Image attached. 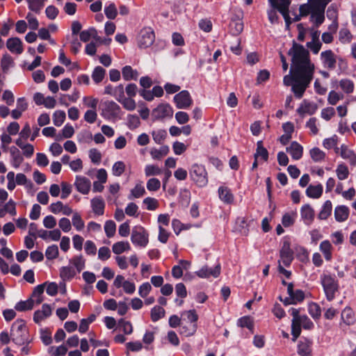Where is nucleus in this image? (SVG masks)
Listing matches in <instances>:
<instances>
[{
    "instance_id": "f257e3e1",
    "label": "nucleus",
    "mask_w": 356,
    "mask_h": 356,
    "mask_svg": "<svg viewBox=\"0 0 356 356\" xmlns=\"http://www.w3.org/2000/svg\"><path fill=\"white\" fill-rule=\"evenodd\" d=\"M298 54V57L301 58L296 57L294 65L295 76L298 80L293 83L291 90L296 97L300 99L313 79L315 67L309 58L303 57L300 53Z\"/></svg>"
},
{
    "instance_id": "f03ea898",
    "label": "nucleus",
    "mask_w": 356,
    "mask_h": 356,
    "mask_svg": "<svg viewBox=\"0 0 356 356\" xmlns=\"http://www.w3.org/2000/svg\"><path fill=\"white\" fill-rule=\"evenodd\" d=\"M11 340L17 346H22L25 343H31L25 321L22 319L16 320L12 325L10 332Z\"/></svg>"
},
{
    "instance_id": "7ed1b4c3",
    "label": "nucleus",
    "mask_w": 356,
    "mask_h": 356,
    "mask_svg": "<svg viewBox=\"0 0 356 356\" xmlns=\"http://www.w3.org/2000/svg\"><path fill=\"white\" fill-rule=\"evenodd\" d=\"M298 53H300L301 54H302L303 57L306 56V58H309V51L307 49H305L302 45L298 44L296 43L293 44L292 48L290 49L289 51V54L292 56V58H291L292 64H291V70H290V72L292 74L291 75H290V74L286 75V76H284V77L283 79V83L286 86H292L293 83H295L296 81L298 80V79H297L295 76V65H294L295 64V58L296 57L299 58L298 56Z\"/></svg>"
},
{
    "instance_id": "20e7f679",
    "label": "nucleus",
    "mask_w": 356,
    "mask_h": 356,
    "mask_svg": "<svg viewBox=\"0 0 356 356\" xmlns=\"http://www.w3.org/2000/svg\"><path fill=\"white\" fill-rule=\"evenodd\" d=\"M320 280L326 299L328 301L333 300L339 288V282L335 275L323 274L321 275Z\"/></svg>"
},
{
    "instance_id": "39448f33",
    "label": "nucleus",
    "mask_w": 356,
    "mask_h": 356,
    "mask_svg": "<svg viewBox=\"0 0 356 356\" xmlns=\"http://www.w3.org/2000/svg\"><path fill=\"white\" fill-rule=\"evenodd\" d=\"M191 179L200 187H204L208 184V174L204 165L195 163L189 170Z\"/></svg>"
},
{
    "instance_id": "423d86ee",
    "label": "nucleus",
    "mask_w": 356,
    "mask_h": 356,
    "mask_svg": "<svg viewBox=\"0 0 356 356\" xmlns=\"http://www.w3.org/2000/svg\"><path fill=\"white\" fill-rule=\"evenodd\" d=\"M102 116L106 120H115L121 112L120 106L113 101H105L102 105Z\"/></svg>"
},
{
    "instance_id": "0eeeda50",
    "label": "nucleus",
    "mask_w": 356,
    "mask_h": 356,
    "mask_svg": "<svg viewBox=\"0 0 356 356\" xmlns=\"http://www.w3.org/2000/svg\"><path fill=\"white\" fill-rule=\"evenodd\" d=\"M131 241L134 245L145 248L149 241L148 234L143 227H135L131 231Z\"/></svg>"
},
{
    "instance_id": "6e6552de",
    "label": "nucleus",
    "mask_w": 356,
    "mask_h": 356,
    "mask_svg": "<svg viewBox=\"0 0 356 356\" xmlns=\"http://www.w3.org/2000/svg\"><path fill=\"white\" fill-rule=\"evenodd\" d=\"M154 32L149 27H145L141 29L137 37L138 47L143 49L150 47L154 42Z\"/></svg>"
},
{
    "instance_id": "1a4fd4ad",
    "label": "nucleus",
    "mask_w": 356,
    "mask_h": 356,
    "mask_svg": "<svg viewBox=\"0 0 356 356\" xmlns=\"http://www.w3.org/2000/svg\"><path fill=\"white\" fill-rule=\"evenodd\" d=\"M173 110L168 104H159L152 111V118L153 120H163L165 118L172 116Z\"/></svg>"
},
{
    "instance_id": "9d476101",
    "label": "nucleus",
    "mask_w": 356,
    "mask_h": 356,
    "mask_svg": "<svg viewBox=\"0 0 356 356\" xmlns=\"http://www.w3.org/2000/svg\"><path fill=\"white\" fill-rule=\"evenodd\" d=\"M174 101L176 106L179 109H185L193 104V99L187 90H182L175 95Z\"/></svg>"
},
{
    "instance_id": "9b49d317",
    "label": "nucleus",
    "mask_w": 356,
    "mask_h": 356,
    "mask_svg": "<svg viewBox=\"0 0 356 356\" xmlns=\"http://www.w3.org/2000/svg\"><path fill=\"white\" fill-rule=\"evenodd\" d=\"M272 7L278 9V11L284 17L286 23L290 22V17L289 15V7L291 3L290 0H268Z\"/></svg>"
},
{
    "instance_id": "f8f14e48",
    "label": "nucleus",
    "mask_w": 356,
    "mask_h": 356,
    "mask_svg": "<svg viewBox=\"0 0 356 356\" xmlns=\"http://www.w3.org/2000/svg\"><path fill=\"white\" fill-rule=\"evenodd\" d=\"M290 314L295 317L301 326L305 330H311L314 327L313 322L306 315H300V310L296 308H291L289 310Z\"/></svg>"
},
{
    "instance_id": "ddd939ff",
    "label": "nucleus",
    "mask_w": 356,
    "mask_h": 356,
    "mask_svg": "<svg viewBox=\"0 0 356 356\" xmlns=\"http://www.w3.org/2000/svg\"><path fill=\"white\" fill-rule=\"evenodd\" d=\"M220 264H218L213 268H209L207 266H203L201 269L196 271V275L201 278H209L210 277H218L220 274Z\"/></svg>"
},
{
    "instance_id": "4468645a",
    "label": "nucleus",
    "mask_w": 356,
    "mask_h": 356,
    "mask_svg": "<svg viewBox=\"0 0 356 356\" xmlns=\"http://www.w3.org/2000/svg\"><path fill=\"white\" fill-rule=\"evenodd\" d=\"M335 152L339 153L343 159L348 160L351 165L355 166L356 165V154L346 145H342L340 148L336 147Z\"/></svg>"
},
{
    "instance_id": "2eb2a0df",
    "label": "nucleus",
    "mask_w": 356,
    "mask_h": 356,
    "mask_svg": "<svg viewBox=\"0 0 356 356\" xmlns=\"http://www.w3.org/2000/svg\"><path fill=\"white\" fill-rule=\"evenodd\" d=\"M321 58L325 68L334 70L336 67L337 60L332 50L322 51Z\"/></svg>"
},
{
    "instance_id": "dca6fc26",
    "label": "nucleus",
    "mask_w": 356,
    "mask_h": 356,
    "mask_svg": "<svg viewBox=\"0 0 356 356\" xmlns=\"http://www.w3.org/2000/svg\"><path fill=\"white\" fill-rule=\"evenodd\" d=\"M280 258L284 266H289L291 264L293 259V251L290 248L289 242H284L283 246L280 250Z\"/></svg>"
},
{
    "instance_id": "f3484780",
    "label": "nucleus",
    "mask_w": 356,
    "mask_h": 356,
    "mask_svg": "<svg viewBox=\"0 0 356 356\" xmlns=\"http://www.w3.org/2000/svg\"><path fill=\"white\" fill-rule=\"evenodd\" d=\"M6 47L13 54H21L24 51L22 42L17 37L8 39Z\"/></svg>"
},
{
    "instance_id": "a211bd4d",
    "label": "nucleus",
    "mask_w": 356,
    "mask_h": 356,
    "mask_svg": "<svg viewBox=\"0 0 356 356\" xmlns=\"http://www.w3.org/2000/svg\"><path fill=\"white\" fill-rule=\"evenodd\" d=\"M313 342L308 339H302L298 343V353L300 356H312V346Z\"/></svg>"
},
{
    "instance_id": "6ab92c4d",
    "label": "nucleus",
    "mask_w": 356,
    "mask_h": 356,
    "mask_svg": "<svg viewBox=\"0 0 356 356\" xmlns=\"http://www.w3.org/2000/svg\"><path fill=\"white\" fill-rule=\"evenodd\" d=\"M74 186L80 193L88 194L90 190L91 183L90 181L85 177L76 176Z\"/></svg>"
},
{
    "instance_id": "aec40b11",
    "label": "nucleus",
    "mask_w": 356,
    "mask_h": 356,
    "mask_svg": "<svg viewBox=\"0 0 356 356\" xmlns=\"http://www.w3.org/2000/svg\"><path fill=\"white\" fill-rule=\"evenodd\" d=\"M51 212L58 214L70 216L72 213V209L67 204H63L62 202H54L49 206Z\"/></svg>"
},
{
    "instance_id": "412c9836",
    "label": "nucleus",
    "mask_w": 356,
    "mask_h": 356,
    "mask_svg": "<svg viewBox=\"0 0 356 356\" xmlns=\"http://www.w3.org/2000/svg\"><path fill=\"white\" fill-rule=\"evenodd\" d=\"M317 108V105L315 103L304 100L297 109V112L300 115L305 114L313 115L316 111Z\"/></svg>"
},
{
    "instance_id": "4be33fe9",
    "label": "nucleus",
    "mask_w": 356,
    "mask_h": 356,
    "mask_svg": "<svg viewBox=\"0 0 356 356\" xmlns=\"http://www.w3.org/2000/svg\"><path fill=\"white\" fill-rule=\"evenodd\" d=\"M286 152L290 154L293 159L299 160L302 156L303 148L298 143L293 141L289 147H286Z\"/></svg>"
},
{
    "instance_id": "5701e85b",
    "label": "nucleus",
    "mask_w": 356,
    "mask_h": 356,
    "mask_svg": "<svg viewBox=\"0 0 356 356\" xmlns=\"http://www.w3.org/2000/svg\"><path fill=\"white\" fill-rule=\"evenodd\" d=\"M7 213L11 216L16 214L15 204L14 202H0V217L3 218Z\"/></svg>"
},
{
    "instance_id": "b1692460",
    "label": "nucleus",
    "mask_w": 356,
    "mask_h": 356,
    "mask_svg": "<svg viewBox=\"0 0 356 356\" xmlns=\"http://www.w3.org/2000/svg\"><path fill=\"white\" fill-rule=\"evenodd\" d=\"M11 157L12 165L14 168H17L23 162L24 159L20 151L15 147L13 146L9 149Z\"/></svg>"
},
{
    "instance_id": "393cba45",
    "label": "nucleus",
    "mask_w": 356,
    "mask_h": 356,
    "mask_svg": "<svg viewBox=\"0 0 356 356\" xmlns=\"http://www.w3.org/2000/svg\"><path fill=\"white\" fill-rule=\"evenodd\" d=\"M349 216V209L344 205L338 206L334 210L335 219L338 222L345 221Z\"/></svg>"
},
{
    "instance_id": "a878e982",
    "label": "nucleus",
    "mask_w": 356,
    "mask_h": 356,
    "mask_svg": "<svg viewBox=\"0 0 356 356\" xmlns=\"http://www.w3.org/2000/svg\"><path fill=\"white\" fill-rule=\"evenodd\" d=\"M122 74L125 81L136 80L138 77V71L129 65H126L122 69Z\"/></svg>"
},
{
    "instance_id": "bb28decb",
    "label": "nucleus",
    "mask_w": 356,
    "mask_h": 356,
    "mask_svg": "<svg viewBox=\"0 0 356 356\" xmlns=\"http://www.w3.org/2000/svg\"><path fill=\"white\" fill-rule=\"evenodd\" d=\"M314 216V210L308 204H305L302 207L301 210V217L305 224L309 225L312 222Z\"/></svg>"
},
{
    "instance_id": "cd10ccee",
    "label": "nucleus",
    "mask_w": 356,
    "mask_h": 356,
    "mask_svg": "<svg viewBox=\"0 0 356 356\" xmlns=\"http://www.w3.org/2000/svg\"><path fill=\"white\" fill-rule=\"evenodd\" d=\"M76 275V271L72 266H63L60 268V277L63 281H69Z\"/></svg>"
},
{
    "instance_id": "c85d7f7f",
    "label": "nucleus",
    "mask_w": 356,
    "mask_h": 356,
    "mask_svg": "<svg viewBox=\"0 0 356 356\" xmlns=\"http://www.w3.org/2000/svg\"><path fill=\"white\" fill-rule=\"evenodd\" d=\"M46 284H47V282H44L43 284L36 286L34 288L31 298L33 299L35 298L34 300H35V303L36 305H40L43 301V298H42V295L44 292V286Z\"/></svg>"
},
{
    "instance_id": "c756f323",
    "label": "nucleus",
    "mask_w": 356,
    "mask_h": 356,
    "mask_svg": "<svg viewBox=\"0 0 356 356\" xmlns=\"http://www.w3.org/2000/svg\"><path fill=\"white\" fill-rule=\"evenodd\" d=\"M181 316L182 321H186L187 322L193 324H197V321L198 320V315L197 314L195 309H190L188 311H184L181 313Z\"/></svg>"
},
{
    "instance_id": "7c9ffc66",
    "label": "nucleus",
    "mask_w": 356,
    "mask_h": 356,
    "mask_svg": "<svg viewBox=\"0 0 356 356\" xmlns=\"http://www.w3.org/2000/svg\"><path fill=\"white\" fill-rule=\"evenodd\" d=\"M35 300L32 298L25 300V301H19L18 302L15 306V309L19 312H24L26 310H30L33 309L35 305Z\"/></svg>"
},
{
    "instance_id": "2f4dec72",
    "label": "nucleus",
    "mask_w": 356,
    "mask_h": 356,
    "mask_svg": "<svg viewBox=\"0 0 356 356\" xmlns=\"http://www.w3.org/2000/svg\"><path fill=\"white\" fill-rule=\"evenodd\" d=\"M340 88L346 94H350L354 91L355 85L353 81L348 79H342L339 81Z\"/></svg>"
},
{
    "instance_id": "473e14b6",
    "label": "nucleus",
    "mask_w": 356,
    "mask_h": 356,
    "mask_svg": "<svg viewBox=\"0 0 356 356\" xmlns=\"http://www.w3.org/2000/svg\"><path fill=\"white\" fill-rule=\"evenodd\" d=\"M323 192V186L321 184L316 186L310 185L306 190L307 195L311 198H318Z\"/></svg>"
},
{
    "instance_id": "72a5a7b5",
    "label": "nucleus",
    "mask_w": 356,
    "mask_h": 356,
    "mask_svg": "<svg viewBox=\"0 0 356 356\" xmlns=\"http://www.w3.org/2000/svg\"><path fill=\"white\" fill-rule=\"evenodd\" d=\"M319 248L323 254L325 259L327 261H330L332 259V245L330 242L327 240L322 241L320 244Z\"/></svg>"
},
{
    "instance_id": "f704fd0d",
    "label": "nucleus",
    "mask_w": 356,
    "mask_h": 356,
    "mask_svg": "<svg viewBox=\"0 0 356 356\" xmlns=\"http://www.w3.org/2000/svg\"><path fill=\"white\" fill-rule=\"evenodd\" d=\"M341 318L346 325H353L355 323V316L350 307H346L341 312Z\"/></svg>"
},
{
    "instance_id": "c9c22d12",
    "label": "nucleus",
    "mask_w": 356,
    "mask_h": 356,
    "mask_svg": "<svg viewBox=\"0 0 356 356\" xmlns=\"http://www.w3.org/2000/svg\"><path fill=\"white\" fill-rule=\"evenodd\" d=\"M28 3L29 8L37 13L39 14L44 7L45 0H26Z\"/></svg>"
},
{
    "instance_id": "e433bc0d",
    "label": "nucleus",
    "mask_w": 356,
    "mask_h": 356,
    "mask_svg": "<svg viewBox=\"0 0 356 356\" xmlns=\"http://www.w3.org/2000/svg\"><path fill=\"white\" fill-rule=\"evenodd\" d=\"M235 229L243 235H248V225L243 218H238L236 220Z\"/></svg>"
},
{
    "instance_id": "4c0bfd02",
    "label": "nucleus",
    "mask_w": 356,
    "mask_h": 356,
    "mask_svg": "<svg viewBox=\"0 0 356 356\" xmlns=\"http://www.w3.org/2000/svg\"><path fill=\"white\" fill-rule=\"evenodd\" d=\"M314 12L312 14V18L313 19L316 26H318L323 23L325 19L323 8H314Z\"/></svg>"
},
{
    "instance_id": "58836bf2",
    "label": "nucleus",
    "mask_w": 356,
    "mask_h": 356,
    "mask_svg": "<svg viewBox=\"0 0 356 356\" xmlns=\"http://www.w3.org/2000/svg\"><path fill=\"white\" fill-rule=\"evenodd\" d=\"M259 157H261L264 161H267L268 158V152L267 149L263 147L262 141H258L257 143V150L254 154V159L257 160Z\"/></svg>"
},
{
    "instance_id": "ea45409f",
    "label": "nucleus",
    "mask_w": 356,
    "mask_h": 356,
    "mask_svg": "<svg viewBox=\"0 0 356 356\" xmlns=\"http://www.w3.org/2000/svg\"><path fill=\"white\" fill-rule=\"evenodd\" d=\"M105 74L106 70L102 67L97 66L92 72V79L96 83H99L104 79Z\"/></svg>"
},
{
    "instance_id": "a19ab883",
    "label": "nucleus",
    "mask_w": 356,
    "mask_h": 356,
    "mask_svg": "<svg viewBox=\"0 0 356 356\" xmlns=\"http://www.w3.org/2000/svg\"><path fill=\"white\" fill-rule=\"evenodd\" d=\"M218 196L221 200H232L234 199L231 190L225 186L219 187Z\"/></svg>"
},
{
    "instance_id": "79ce46f5",
    "label": "nucleus",
    "mask_w": 356,
    "mask_h": 356,
    "mask_svg": "<svg viewBox=\"0 0 356 356\" xmlns=\"http://www.w3.org/2000/svg\"><path fill=\"white\" fill-rule=\"evenodd\" d=\"M237 325L241 327H246L250 330H252L254 327V323L250 316H245L238 319Z\"/></svg>"
},
{
    "instance_id": "37998d69",
    "label": "nucleus",
    "mask_w": 356,
    "mask_h": 356,
    "mask_svg": "<svg viewBox=\"0 0 356 356\" xmlns=\"http://www.w3.org/2000/svg\"><path fill=\"white\" fill-rule=\"evenodd\" d=\"M165 316V309L161 306H154L151 309V319L156 322Z\"/></svg>"
},
{
    "instance_id": "c03bdc74",
    "label": "nucleus",
    "mask_w": 356,
    "mask_h": 356,
    "mask_svg": "<svg viewBox=\"0 0 356 356\" xmlns=\"http://www.w3.org/2000/svg\"><path fill=\"white\" fill-rule=\"evenodd\" d=\"M130 249L129 242L120 241L114 243L112 247L113 252L116 254H120L127 250Z\"/></svg>"
},
{
    "instance_id": "a18cd8bd",
    "label": "nucleus",
    "mask_w": 356,
    "mask_h": 356,
    "mask_svg": "<svg viewBox=\"0 0 356 356\" xmlns=\"http://www.w3.org/2000/svg\"><path fill=\"white\" fill-rule=\"evenodd\" d=\"M230 32L232 35H237L243 30V24L241 20H232L229 24Z\"/></svg>"
},
{
    "instance_id": "49530a36",
    "label": "nucleus",
    "mask_w": 356,
    "mask_h": 356,
    "mask_svg": "<svg viewBox=\"0 0 356 356\" xmlns=\"http://www.w3.org/2000/svg\"><path fill=\"white\" fill-rule=\"evenodd\" d=\"M343 95L341 92H338L335 90H331L327 96V102L329 104L334 106L340 100L343 99Z\"/></svg>"
},
{
    "instance_id": "de8ad7c7",
    "label": "nucleus",
    "mask_w": 356,
    "mask_h": 356,
    "mask_svg": "<svg viewBox=\"0 0 356 356\" xmlns=\"http://www.w3.org/2000/svg\"><path fill=\"white\" fill-rule=\"evenodd\" d=\"M70 263L74 265L78 273L85 268V259L81 254L74 257L70 260Z\"/></svg>"
},
{
    "instance_id": "09e8293b",
    "label": "nucleus",
    "mask_w": 356,
    "mask_h": 356,
    "mask_svg": "<svg viewBox=\"0 0 356 356\" xmlns=\"http://www.w3.org/2000/svg\"><path fill=\"white\" fill-rule=\"evenodd\" d=\"M336 173L339 179L344 180L348 178L349 170L344 163H340L337 167Z\"/></svg>"
},
{
    "instance_id": "8fccbe9b",
    "label": "nucleus",
    "mask_w": 356,
    "mask_h": 356,
    "mask_svg": "<svg viewBox=\"0 0 356 356\" xmlns=\"http://www.w3.org/2000/svg\"><path fill=\"white\" fill-rule=\"evenodd\" d=\"M332 204L331 202H325L319 214L318 218L321 220H325L331 214L332 212Z\"/></svg>"
},
{
    "instance_id": "3c124183",
    "label": "nucleus",
    "mask_w": 356,
    "mask_h": 356,
    "mask_svg": "<svg viewBox=\"0 0 356 356\" xmlns=\"http://www.w3.org/2000/svg\"><path fill=\"white\" fill-rule=\"evenodd\" d=\"M145 193V189L144 186L141 183L138 184L131 189L129 198H140Z\"/></svg>"
},
{
    "instance_id": "603ef678",
    "label": "nucleus",
    "mask_w": 356,
    "mask_h": 356,
    "mask_svg": "<svg viewBox=\"0 0 356 356\" xmlns=\"http://www.w3.org/2000/svg\"><path fill=\"white\" fill-rule=\"evenodd\" d=\"M104 231L107 237H113L116 231V225L115 222L111 220L106 221L104 225Z\"/></svg>"
},
{
    "instance_id": "864d4df0",
    "label": "nucleus",
    "mask_w": 356,
    "mask_h": 356,
    "mask_svg": "<svg viewBox=\"0 0 356 356\" xmlns=\"http://www.w3.org/2000/svg\"><path fill=\"white\" fill-rule=\"evenodd\" d=\"M301 333V325L298 322V320L293 317L291 323V334L293 336V341H296Z\"/></svg>"
},
{
    "instance_id": "5fc2aeb1",
    "label": "nucleus",
    "mask_w": 356,
    "mask_h": 356,
    "mask_svg": "<svg viewBox=\"0 0 356 356\" xmlns=\"http://www.w3.org/2000/svg\"><path fill=\"white\" fill-rule=\"evenodd\" d=\"M118 326L122 329L125 334H131L133 332V327L130 321L120 318L118 321Z\"/></svg>"
},
{
    "instance_id": "6e6d98bb",
    "label": "nucleus",
    "mask_w": 356,
    "mask_h": 356,
    "mask_svg": "<svg viewBox=\"0 0 356 356\" xmlns=\"http://www.w3.org/2000/svg\"><path fill=\"white\" fill-rule=\"evenodd\" d=\"M72 191V186L65 181H62L60 184V197L61 199H66L70 195Z\"/></svg>"
},
{
    "instance_id": "4d7b16f0",
    "label": "nucleus",
    "mask_w": 356,
    "mask_h": 356,
    "mask_svg": "<svg viewBox=\"0 0 356 356\" xmlns=\"http://www.w3.org/2000/svg\"><path fill=\"white\" fill-rule=\"evenodd\" d=\"M168 152V147L167 146H164L161 147L160 149H157L156 148L152 149L150 151V154L153 159H160L163 156H165Z\"/></svg>"
},
{
    "instance_id": "13d9d810",
    "label": "nucleus",
    "mask_w": 356,
    "mask_h": 356,
    "mask_svg": "<svg viewBox=\"0 0 356 356\" xmlns=\"http://www.w3.org/2000/svg\"><path fill=\"white\" fill-rule=\"evenodd\" d=\"M197 330V324H193L189 327L186 325H180L179 332L185 337L193 335Z\"/></svg>"
},
{
    "instance_id": "bf43d9fd",
    "label": "nucleus",
    "mask_w": 356,
    "mask_h": 356,
    "mask_svg": "<svg viewBox=\"0 0 356 356\" xmlns=\"http://www.w3.org/2000/svg\"><path fill=\"white\" fill-rule=\"evenodd\" d=\"M310 156L315 162H319L325 159V153L319 148L315 147L310 150Z\"/></svg>"
},
{
    "instance_id": "052dcab7",
    "label": "nucleus",
    "mask_w": 356,
    "mask_h": 356,
    "mask_svg": "<svg viewBox=\"0 0 356 356\" xmlns=\"http://www.w3.org/2000/svg\"><path fill=\"white\" fill-rule=\"evenodd\" d=\"M66 118L65 113L63 111H56L53 115L54 124L56 127H60L64 122Z\"/></svg>"
},
{
    "instance_id": "680f3d73",
    "label": "nucleus",
    "mask_w": 356,
    "mask_h": 356,
    "mask_svg": "<svg viewBox=\"0 0 356 356\" xmlns=\"http://www.w3.org/2000/svg\"><path fill=\"white\" fill-rule=\"evenodd\" d=\"M58 255V248L56 245L49 246L45 251V256L47 259L52 260L56 259Z\"/></svg>"
},
{
    "instance_id": "e2e57ef3",
    "label": "nucleus",
    "mask_w": 356,
    "mask_h": 356,
    "mask_svg": "<svg viewBox=\"0 0 356 356\" xmlns=\"http://www.w3.org/2000/svg\"><path fill=\"white\" fill-rule=\"evenodd\" d=\"M125 170V164L122 161H117L114 163L112 168L113 175L120 177L123 174Z\"/></svg>"
},
{
    "instance_id": "0e129e2a",
    "label": "nucleus",
    "mask_w": 356,
    "mask_h": 356,
    "mask_svg": "<svg viewBox=\"0 0 356 356\" xmlns=\"http://www.w3.org/2000/svg\"><path fill=\"white\" fill-rule=\"evenodd\" d=\"M72 221L73 226L76 229L77 231H81L83 229L84 222L79 213H74Z\"/></svg>"
},
{
    "instance_id": "69168bd1",
    "label": "nucleus",
    "mask_w": 356,
    "mask_h": 356,
    "mask_svg": "<svg viewBox=\"0 0 356 356\" xmlns=\"http://www.w3.org/2000/svg\"><path fill=\"white\" fill-rule=\"evenodd\" d=\"M145 173L147 177L159 175L161 170L156 165H147L145 168Z\"/></svg>"
},
{
    "instance_id": "338daca9",
    "label": "nucleus",
    "mask_w": 356,
    "mask_h": 356,
    "mask_svg": "<svg viewBox=\"0 0 356 356\" xmlns=\"http://www.w3.org/2000/svg\"><path fill=\"white\" fill-rule=\"evenodd\" d=\"M133 97H124L120 102L123 107L128 111H134L136 108V104Z\"/></svg>"
},
{
    "instance_id": "774afa93",
    "label": "nucleus",
    "mask_w": 356,
    "mask_h": 356,
    "mask_svg": "<svg viewBox=\"0 0 356 356\" xmlns=\"http://www.w3.org/2000/svg\"><path fill=\"white\" fill-rule=\"evenodd\" d=\"M140 124L139 118L136 115H128L127 124L130 129H134L139 127Z\"/></svg>"
}]
</instances>
